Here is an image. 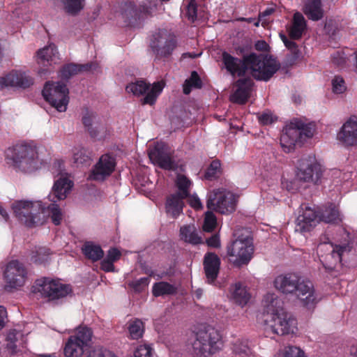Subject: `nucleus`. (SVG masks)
I'll use <instances>...</instances> for the list:
<instances>
[{
  "label": "nucleus",
  "instance_id": "nucleus-2",
  "mask_svg": "<svg viewBox=\"0 0 357 357\" xmlns=\"http://www.w3.org/2000/svg\"><path fill=\"white\" fill-rule=\"evenodd\" d=\"M222 62L226 70L233 77H243L248 70H251L255 79L266 82L279 69L277 61L271 56L255 53L243 55L240 59L224 51L222 53Z\"/></svg>",
  "mask_w": 357,
  "mask_h": 357
},
{
  "label": "nucleus",
  "instance_id": "nucleus-27",
  "mask_svg": "<svg viewBox=\"0 0 357 357\" xmlns=\"http://www.w3.org/2000/svg\"><path fill=\"white\" fill-rule=\"evenodd\" d=\"M185 199L180 194L176 193L167 196L165 202V211L167 215L172 218H176L182 213L184 206L183 200Z\"/></svg>",
  "mask_w": 357,
  "mask_h": 357
},
{
  "label": "nucleus",
  "instance_id": "nucleus-39",
  "mask_svg": "<svg viewBox=\"0 0 357 357\" xmlns=\"http://www.w3.org/2000/svg\"><path fill=\"white\" fill-rule=\"evenodd\" d=\"M51 252L49 248L45 247L36 248L31 254V261L36 264H42L48 261Z\"/></svg>",
  "mask_w": 357,
  "mask_h": 357
},
{
  "label": "nucleus",
  "instance_id": "nucleus-54",
  "mask_svg": "<svg viewBox=\"0 0 357 357\" xmlns=\"http://www.w3.org/2000/svg\"><path fill=\"white\" fill-rule=\"evenodd\" d=\"M151 348L148 345H139L135 351L133 357H151Z\"/></svg>",
  "mask_w": 357,
  "mask_h": 357
},
{
  "label": "nucleus",
  "instance_id": "nucleus-42",
  "mask_svg": "<svg viewBox=\"0 0 357 357\" xmlns=\"http://www.w3.org/2000/svg\"><path fill=\"white\" fill-rule=\"evenodd\" d=\"M217 225V219L212 211H207L203 224V230L206 232H212Z\"/></svg>",
  "mask_w": 357,
  "mask_h": 357
},
{
  "label": "nucleus",
  "instance_id": "nucleus-51",
  "mask_svg": "<svg viewBox=\"0 0 357 357\" xmlns=\"http://www.w3.org/2000/svg\"><path fill=\"white\" fill-rule=\"evenodd\" d=\"M333 91L335 93H342L347 87L344 79L340 76H335L332 80Z\"/></svg>",
  "mask_w": 357,
  "mask_h": 357
},
{
  "label": "nucleus",
  "instance_id": "nucleus-10",
  "mask_svg": "<svg viewBox=\"0 0 357 357\" xmlns=\"http://www.w3.org/2000/svg\"><path fill=\"white\" fill-rule=\"evenodd\" d=\"M93 331L87 326H79L66 342L63 353L66 357H80L92 343Z\"/></svg>",
  "mask_w": 357,
  "mask_h": 357
},
{
  "label": "nucleus",
  "instance_id": "nucleus-6",
  "mask_svg": "<svg viewBox=\"0 0 357 357\" xmlns=\"http://www.w3.org/2000/svg\"><path fill=\"white\" fill-rule=\"evenodd\" d=\"M6 158L19 170L31 172L38 168V153L26 144H16L6 151Z\"/></svg>",
  "mask_w": 357,
  "mask_h": 357
},
{
  "label": "nucleus",
  "instance_id": "nucleus-50",
  "mask_svg": "<svg viewBox=\"0 0 357 357\" xmlns=\"http://www.w3.org/2000/svg\"><path fill=\"white\" fill-rule=\"evenodd\" d=\"M281 357H305V354L299 347L288 346L285 347Z\"/></svg>",
  "mask_w": 357,
  "mask_h": 357
},
{
  "label": "nucleus",
  "instance_id": "nucleus-24",
  "mask_svg": "<svg viewBox=\"0 0 357 357\" xmlns=\"http://www.w3.org/2000/svg\"><path fill=\"white\" fill-rule=\"evenodd\" d=\"M33 84V78L26 73L20 71H12L5 77H0V88L1 89L8 86L26 89Z\"/></svg>",
  "mask_w": 357,
  "mask_h": 357
},
{
  "label": "nucleus",
  "instance_id": "nucleus-12",
  "mask_svg": "<svg viewBox=\"0 0 357 357\" xmlns=\"http://www.w3.org/2000/svg\"><path fill=\"white\" fill-rule=\"evenodd\" d=\"M236 204L234 194L223 188L214 190L207 197V208L221 214L231 213L236 209Z\"/></svg>",
  "mask_w": 357,
  "mask_h": 357
},
{
  "label": "nucleus",
  "instance_id": "nucleus-52",
  "mask_svg": "<svg viewBox=\"0 0 357 357\" xmlns=\"http://www.w3.org/2000/svg\"><path fill=\"white\" fill-rule=\"evenodd\" d=\"M257 119L259 123L263 126L270 125L277 121V117L269 111L259 114Z\"/></svg>",
  "mask_w": 357,
  "mask_h": 357
},
{
  "label": "nucleus",
  "instance_id": "nucleus-47",
  "mask_svg": "<svg viewBox=\"0 0 357 357\" xmlns=\"http://www.w3.org/2000/svg\"><path fill=\"white\" fill-rule=\"evenodd\" d=\"M337 246L338 245H334L333 243L330 242L324 241L319 243L317 248V253L318 255L319 258L321 257V255L331 254L336 251Z\"/></svg>",
  "mask_w": 357,
  "mask_h": 357
},
{
  "label": "nucleus",
  "instance_id": "nucleus-34",
  "mask_svg": "<svg viewBox=\"0 0 357 357\" xmlns=\"http://www.w3.org/2000/svg\"><path fill=\"white\" fill-rule=\"evenodd\" d=\"M177 291L176 286L165 281L155 282L152 287V294L155 297L174 296Z\"/></svg>",
  "mask_w": 357,
  "mask_h": 357
},
{
  "label": "nucleus",
  "instance_id": "nucleus-7",
  "mask_svg": "<svg viewBox=\"0 0 357 357\" xmlns=\"http://www.w3.org/2000/svg\"><path fill=\"white\" fill-rule=\"evenodd\" d=\"M192 342L195 354L199 357H209L218 351L222 344L218 331L207 326L196 332Z\"/></svg>",
  "mask_w": 357,
  "mask_h": 357
},
{
  "label": "nucleus",
  "instance_id": "nucleus-20",
  "mask_svg": "<svg viewBox=\"0 0 357 357\" xmlns=\"http://www.w3.org/2000/svg\"><path fill=\"white\" fill-rule=\"evenodd\" d=\"M149 158L153 163L166 170H176L177 163L173 160L170 151L166 144H157L149 153Z\"/></svg>",
  "mask_w": 357,
  "mask_h": 357
},
{
  "label": "nucleus",
  "instance_id": "nucleus-1",
  "mask_svg": "<svg viewBox=\"0 0 357 357\" xmlns=\"http://www.w3.org/2000/svg\"><path fill=\"white\" fill-rule=\"evenodd\" d=\"M73 181L68 178H60L52 187L50 196H54L53 203L47 207L40 201L18 200L12 204V209L16 218L27 227H36L45 222V213L47 212L55 225H59L63 218L61 210L57 201L67 197L72 187Z\"/></svg>",
  "mask_w": 357,
  "mask_h": 357
},
{
  "label": "nucleus",
  "instance_id": "nucleus-40",
  "mask_svg": "<svg viewBox=\"0 0 357 357\" xmlns=\"http://www.w3.org/2000/svg\"><path fill=\"white\" fill-rule=\"evenodd\" d=\"M73 158L78 165H88L91 160V153L84 147L77 146L73 151Z\"/></svg>",
  "mask_w": 357,
  "mask_h": 357
},
{
  "label": "nucleus",
  "instance_id": "nucleus-64",
  "mask_svg": "<svg viewBox=\"0 0 357 357\" xmlns=\"http://www.w3.org/2000/svg\"><path fill=\"white\" fill-rule=\"evenodd\" d=\"M241 21L246 22L248 23H253V24L255 25V23H256V21H257V19L252 18V17H248V18L243 17V18H241Z\"/></svg>",
  "mask_w": 357,
  "mask_h": 357
},
{
  "label": "nucleus",
  "instance_id": "nucleus-23",
  "mask_svg": "<svg viewBox=\"0 0 357 357\" xmlns=\"http://www.w3.org/2000/svg\"><path fill=\"white\" fill-rule=\"evenodd\" d=\"M254 82L250 77L239 78L235 82L236 91L231 96V100L239 105H244L248 100Z\"/></svg>",
  "mask_w": 357,
  "mask_h": 357
},
{
  "label": "nucleus",
  "instance_id": "nucleus-48",
  "mask_svg": "<svg viewBox=\"0 0 357 357\" xmlns=\"http://www.w3.org/2000/svg\"><path fill=\"white\" fill-rule=\"evenodd\" d=\"M150 282L149 277L141 278L129 283V286L133 289L135 292H142L148 287Z\"/></svg>",
  "mask_w": 357,
  "mask_h": 357
},
{
  "label": "nucleus",
  "instance_id": "nucleus-32",
  "mask_svg": "<svg viewBox=\"0 0 357 357\" xmlns=\"http://www.w3.org/2000/svg\"><path fill=\"white\" fill-rule=\"evenodd\" d=\"M181 239L186 243L198 245L202 243V238L194 225H187L180 228Z\"/></svg>",
  "mask_w": 357,
  "mask_h": 357
},
{
  "label": "nucleus",
  "instance_id": "nucleus-35",
  "mask_svg": "<svg viewBox=\"0 0 357 357\" xmlns=\"http://www.w3.org/2000/svg\"><path fill=\"white\" fill-rule=\"evenodd\" d=\"M231 296L234 301L241 306L245 305L250 298V295L245 287L240 283H236L232 287Z\"/></svg>",
  "mask_w": 357,
  "mask_h": 357
},
{
  "label": "nucleus",
  "instance_id": "nucleus-49",
  "mask_svg": "<svg viewBox=\"0 0 357 357\" xmlns=\"http://www.w3.org/2000/svg\"><path fill=\"white\" fill-rule=\"evenodd\" d=\"M85 357H117L112 351L103 347H97L89 351Z\"/></svg>",
  "mask_w": 357,
  "mask_h": 357
},
{
  "label": "nucleus",
  "instance_id": "nucleus-45",
  "mask_svg": "<svg viewBox=\"0 0 357 357\" xmlns=\"http://www.w3.org/2000/svg\"><path fill=\"white\" fill-rule=\"evenodd\" d=\"M93 112H86V113L82 117V123L84 127L87 129L91 137H96L98 136V131L92 127V122L94 118Z\"/></svg>",
  "mask_w": 357,
  "mask_h": 357
},
{
  "label": "nucleus",
  "instance_id": "nucleus-38",
  "mask_svg": "<svg viewBox=\"0 0 357 357\" xmlns=\"http://www.w3.org/2000/svg\"><path fill=\"white\" fill-rule=\"evenodd\" d=\"M192 185L191 181L185 175L179 174L176 180V186L178 189L176 194H180L184 198L190 197V188Z\"/></svg>",
  "mask_w": 357,
  "mask_h": 357
},
{
  "label": "nucleus",
  "instance_id": "nucleus-63",
  "mask_svg": "<svg viewBox=\"0 0 357 357\" xmlns=\"http://www.w3.org/2000/svg\"><path fill=\"white\" fill-rule=\"evenodd\" d=\"M0 215L4 218L6 221L8 220L9 216L6 211L0 205Z\"/></svg>",
  "mask_w": 357,
  "mask_h": 357
},
{
  "label": "nucleus",
  "instance_id": "nucleus-58",
  "mask_svg": "<svg viewBox=\"0 0 357 357\" xmlns=\"http://www.w3.org/2000/svg\"><path fill=\"white\" fill-rule=\"evenodd\" d=\"M100 268L102 270H103L105 272L114 271V262L112 261H109L105 258L101 261Z\"/></svg>",
  "mask_w": 357,
  "mask_h": 357
},
{
  "label": "nucleus",
  "instance_id": "nucleus-46",
  "mask_svg": "<svg viewBox=\"0 0 357 357\" xmlns=\"http://www.w3.org/2000/svg\"><path fill=\"white\" fill-rule=\"evenodd\" d=\"M185 17L191 22H195L197 18V5L195 0H190L185 7Z\"/></svg>",
  "mask_w": 357,
  "mask_h": 357
},
{
  "label": "nucleus",
  "instance_id": "nucleus-56",
  "mask_svg": "<svg viewBox=\"0 0 357 357\" xmlns=\"http://www.w3.org/2000/svg\"><path fill=\"white\" fill-rule=\"evenodd\" d=\"M206 243L209 248H218L220 247V236L218 234H213L206 240Z\"/></svg>",
  "mask_w": 357,
  "mask_h": 357
},
{
  "label": "nucleus",
  "instance_id": "nucleus-3",
  "mask_svg": "<svg viewBox=\"0 0 357 357\" xmlns=\"http://www.w3.org/2000/svg\"><path fill=\"white\" fill-rule=\"evenodd\" d=\"M263 301L266 333L278 335L294 333L296 329V319L284 311L281 299L275 294L268 293Z\"/></svg>",
  "mask_w": 357,
  "mask_h": 357
},
{
  "label": "nucleus",
  "instance_id": "nucleus-14",
  "mask_svg": "<svg viewBox=\"0 0 357 357\" xmlns=\"http://www.w3.org/2000/svg\"><path fill=\"white\" fill-rule=\"evenodd\" d=\"M178 45L176 38L166 29H159L152 36L150 46L157 59L170 57Z\"/></svg>",
  "mask_w": 357,
  "mask_h": 357
},
{
  "label": "nucleus",
  "instance_id": "nucleus-15",
  "mask_svg": "<svg viewBox=\"0 0 357 357\" xmlns=\"http://www.w3.org/2000/svg\"><path fill=\"white\" fill-rule=\"evenodd\" d=\"M162 86L159 82H155L151 86L150 83H147L145 80L139 79L128 84L126 91L136 96L146 95L142 99V105H153L155 104L158 96L162 92Z\"/></svg>",
  "mask_w": 357,
  "mask_h": 357
},
{
  "label": "nucleus",
  "instance_id": "nucleus-28",
  "mask_svg": "<svg viewBox=\"0 0 357 357\" xmlns=\"http://www.w3.org/2000/svg\"><path fill=\"white\" fill-rule=\"evenodd\" d=\"M306 20L303 15L299 12L295 13L293 16L291 25L287 29L290 39H301L306 29Z\"/></svg>",
  "mask_w": 357,
  "mask_h": 357
},
{
  "label": "nucleus",
  "instance_id": "nucleus-21",
  "mask_svg": "<svg viewBox=\"0 0 357 357\" xmlns=\"http://www.w3.org/2000/svg\"><path fill=\"white\" fill-rule=\"evenodd\" d=\"M26 344V335L21 331L10 329L6 335L4 348L9 354L15 355L22 353Z\"/></svg>",
  "mask_w": 357,
  "mask_h": 357
},
{
  "label": "nucleus",
  "instance_id": "nucleus-31",
  "mask_svg": "<svg viewBox=\"0 0 357 357\" xmlns=\"http://www.w3.org/2000/svg\"><path fill=\"white\" fill-rule=\"evenodd\" d=\"M58 54L56 46L54 44H50L38 51V63L43 66H51L52 63H56L55 59L58 57Z\"/></svg>",
  "mask_w": 357,
  "mask_h": 357
},
{
  "label": "nucleus",
  "instance_id": "nucleus-8",
  "mask_svg": "<svg viewBox=\"0 0 357 357\" xmlns=\"http://www.w3.org/2000/svg\"><path fill=\"white\" fill-rule=\"evenodd\" d=\"M253 252V241L249 236H238L227 247L229 260L237 268L247 265L252 258Z\"/></svg>",
  "mask_w": 357,
  "mask_h": 357
},
{
  "label": "nucleus",
  "instance_id": "nucleus-62",
  "mask_svg": "<svg viewBox=\"0 0 357 357\" xmlns=\"http://www.w3.org/2000/svg\"><path fill=\"white\" fill-rule=\"evenodd\" d=\"M349 357H357V345L351 347Z\"/></svg>",
  "mask_w": 357,
  "mask_h": 357
},
{
  "label": "nucleus",
  "instance_id": "nucleus-53",
  "mask_svg": "<svg viewBox=\"0 0 357 357\" xmlns=\"http://www.w3.org/2000/svg\"><path fill=\"white\" fill-rule=\"evenodd\" d=\"M233 351L236 354H247L249 351L248 343L245 341L238 340L233 344Z\"/></svg>",
  "mask_w": 357,
  "mask_h": 357
},
{
  "label": "nucleus",
  "instance_id": "nucleus-44",
  "mask_svg": "<svg viewBox=\"0 0 357 357\" xmlns=\"http://www.w3.org/2000/svg\"><path fill=\"white\" fill-rule=\"evenodd\" d=\"M83 0H63L66 11L70 14H76L83 8Z\"/></svg>",
  "mask_w": 357,
  "mask_h": 357
},
{
  "label": "nucleus",
  "instance_id": "nucleus-55",
  "mask_svg": "<svg viewBox=\"0 0 357 357\" xmlns=\"http://www.w3.org/2000/svg\"><path fill=\"white\" fill-rule=\"evenodd\" d=\"M293 40H294L288 39V40L284 41V45L288 50L291 51L294 58H298L299 56L300 50L298 49V45Z\"/></svg>",
  "mask_w": 357,
  "mask_h": 357
},
{
  "label": "nucleus",
  "instance_id": "nucleus-57",
  "mask_svg": "<svg viewBox=\"0 0 357 357\" xmlns=\"http://www.w3.org/2000/svg\"><path fill=\"white\" fill-rule=\"evenodd\" d=\"M121 257V252L116 248H111L107 253L106 259L113 262L117 261Z\"/></svg>",
  "mask_w": 357,
  "mask_h": 357
},
{
  "label": "nucleus",
  "instance_id": "nucleus-22",
  "mask_svg": "<svg viewBox=\"0 0 357 357\" xmlns=\"http://www.w3.org/2000/svg\"><path fill=\"white\" fill-rule=\"evenodd\" d=\"M337 139L346 148L357 146V119L347 120L337 132Z\"/></svg>",
  "mask_w": 357,
  "mask_h": 357
},
{
  "label": "nucleus",
  "instance_id": "nucleus-60",
  "mask_svg": "<svg viewBox=\"0 0 357 357\" xmlns=\"http://www.w3.org/2000/svg\"><path fill=\"white\" fill-rule=\"evenodd\" d=\"M6 318L7 311L6 308L0 305V331L4 327Z\"/></svg>",
  "mask_w": 357,
  "mask_h": 357
},
{
  "label": "nucleus",
  "instance_id": "nucleus-30",
  "mask_svg": "<svg viewBox=\"0 0 357 357\" xmlns=\"http://www.w3.org/2000/svg\"><path fill=\"white\" fill-rule=\"evenodd\" d=\"M91 68V63L76 64L68 63L62 67L59 71V76L62 80L68 81L72 76L80 72L89 71Z\"/></svg>",
  "mask_w": 357,
  "mask_h": 357
},
{
  "label": "nucleus",
  "instance_id": "nucleus-41",
  "mask_svg": "<svg viewBox=\"0 0 357 357\" xmlns=\"http://www.w3.org/2000/svg\"><path fill=\"white\" fill-rule=\"evenodd\" d=\"M222 174L221 163L219 160H213L206 169L204 178L208 181L215 180Z\"/></svg>",
  "mask_w": 357,
  "mask_h": 357
},
{
  "label": "nucleus",
  "instance_id": "nucleus-11",
  "mask_svg": "<svg viewBox=\"0 0 357 357\" xmlns=\"http://www.w3.org/2000/svg\"><path fill=\"white\" fill-rule=\"evenodd\" d=\"M68 93L66 84L61 82H47L42 91L45 100L60 112L67 109Z\"/></svg>",
  "mask_w": 357,
  "mask_h": 357
},
{
  "label": "nucleus",
  "instance_id": "nucleus-4",
  "mask_svg": "<svg viewBox=\"0 0 357 357\" xmlns=\"http://www.w3.org/2000/svg\"><path fill=\"white\" fill-rule=\"evenodd\" d=\"M273 284L280 292L295 296L307 310H314L321 300L312 282L296 273L279 275Z\"/></svg>",
  "mask_w": 357,
  "mask_h": 357
},
{
  "label": "nucleus",
  "instance_id": "nucleus-17",
  "mask_svg": "<svg viewBox=\"0 0 357 357\" xmlns=\"http://www.w3.org/2000/svg\"><path fill=\"white\" fill-rule=\"evenodd\" d=\"M27 275V271L24 264L17 260L10 261L4 271L6 287L17 289L22 287Z\"/></svg>",
  "mask_w": 357,
  "mask_h": 357
},
{
  "label": "nucleus",
  "instance_id": "nucleus-18",
  "mask_svg": "<svg viewBox=\"0 0 357 357\" xmlns=\"http://www.w3.org/2000/svg\"><path fill=\"white\" fill-rule=\"evenodd\" d=\"M116 167L115 158L107 153L100 156L97 163L92 168L89 179L96 181H103L114 171Z\"/></svg>",
  "mask_w": 357,
  "mask_h": 357
},
{
  "label": "nucleus",
  "instance_id": "nucleus-5",
  "mask_svg": "<svg viewBox=\"0 0 357 357\" xmlns=\"http://www.w3.org/2000/svg\"><path fill=\"white\" fill-rule=\"evenodd\" d=\"M319 220L326 223L337 224L341 221L338 208L331 203L325 206L319 214L314 210L306 207L303 213L296 219V231L301 233L307 232L315 227Z\"/></svg>",
  "mask_w": 357,
  "mask_h": 357
},
{
  "label": "nucleus",
  "instance_id": "nucleus-25",
  "mask_svg": "<svg viewBox=\"0 0 357 357\" xmlns=\"http://www.w3.org/2000/svg\"><path fill=\"white\" fill-rule=\"evenodd\" d=\"M221 260L215 252H208L203 260L204 270L208 283L214 282L219 274Z\"/></svg>",
  "mask_w": 357,
  "mask_h": 357
},
{
  "label": "nucleus",
  "instance_id": "nucleus-33",
  "mask_svg": "<svg viewBox=\"0 0 357 357\" xmlns=\"http://www.w3.org/2000/svg\"><path fill=\"white\" fill-rule=\"evenodd\" d=\"M82 252L86 259L92 261H99L104 255V252L101 247L91 241L84 243L82 248Z\"/></svg>",
  "mask_w": 357,
  "mask_h": 357
},
{
  "label": "nucleus",
  "instance_id": "nucleus-19",
  "mask_svg": "<svg viewBox=\"0 0 357 357\" xmlns=\"http://www.w3.org/2000/svg\"><path fill=\"white\" fill-rule=\"evenodd\" d=\"M350 252V247L347 245L337 246V250L331 254L321 255L319 258L326 271L336 277L342 267V259L344 252Z\"/></svg>",
  "mask_w": 357,
  "mask_h": 357
},
{
  "label": "nucleus",
  "instance_id": "nucleus-26",
  "mask_svg": "<svg viewBox=\"0 0 357 357\" xmlns=\"http://www.w3.org/2000/svg\"><path fill=\"white\" fill-rule=\"evenodd\" d=\"M156 1H157L143 3V4L140 5L139 7V11L140 13H139L138 10L135 8V5L130 2L127 5L128 9L124 10L123 15L130 21L131 19L136 20L137 18H140L141 14L152 15L155 10Z\"/></svg>",
  "mask_w": 357,
  "mask_h": 357
},
{
  "label": "nucleus",
  "instance_id": "nucleus-29",
  "mask_svg": "<svg viewBox=\"0 0 357 357\" xmlns=\"http://www.w3.org/2000/svg\"><path fill=\"white\" fill-rule=\"evenodd\" d=\"M303 10L308 19L312 21L320 20L324 14L321 0H306Z\"/></svg>",
  "mask_w": 357,
  "mask_h": 357
},
{
  "label": "nucleus",
  "instance_id": "nucleus-16",
  "mask_svg": "<svg viewBox=\"0 0 357 357\" xmlns=\"http://www.w3.org/2000/svg\"><path fill=\"white\" fill-rule=\"evenodd\" d=\"M296 176L300 181L318 184L322 176L321 167L314 158H303L298 161Z\"/></svg>",
  "mask_w": 357,
  "mask_h": 357
},
{
  "label": "nucleus",
  "instance_id": "nucleus-37",
  "mask_svg": "<svg viewBox=\"0 0 357 357\" xmlns=\"http://www.w3.org/2000/svg\"><path fill=\"white\" fill-rule=\"evenodd\" d=\"M203 86L202 81L197 71L193 70L190 77L185 79L183 84V92L185 95L191 93L192 89H202Z\"/></svg>",
  "mask_w": 357,
  "mask_h": 357
},
{
  "label": "nucleus",
  "instance_id": "nucleus-59",
  "mask_svg": "<svg viewBox=\"0 0 357 357\" xmlns=\"http://www.w3.org/2000/svg\"><path fill=\"white\" fill-rule=\"evenodd\" d=\"M189 204L195 210H200L203 207L200 199L196 195L190 197Z\"/></svg>",
  "mask_w": 357,
  "mask_h": 357
},
{
  "label": "nucleus",
  "instance_id": "nucleus-9",
  "mask_svg": "<svg viewBox=\"0 0 357 357\" xmlns=\"http://www.w3.org/2000/svg\"><path fill=\"white\" fill-rule=\"evenodd\" d=\"M314 131V126L312 123L306 124L295 119L281 135L280 144L284 151L289 152L294 148L296 144L301 142L303 138H311Z\"/></svg>",
  "mask_w": 357,
  "mask_h": 357
},
{
  "label": "nucleus",
  "instance_id": "nucleus-61",
  "mask_svg": "<svg viewBox=\"0 0 357 357\" xmlns=\"http://www.w3.org/2000/svg\"><path fill=\"white\" fill-rule=\"evenodd\" d=\"M268 45L264 40L258 41L255 44V48L257 50H266L267 49Z\"/></svg>",
  "mask_w": 357,
  "mask_h": 357
},
{
  "label": "nucleus",
  "instance_id": "nucleus-36",
  "mask_svg": "<svg viewBox=\"0 0 357 357\" xmlns=\"http://www.w3.org/2000/svg\"><path fill=\"white\" fill-rule=\"evenodd\" d=\"M129 336L132 340L142 337L144 333V324L139 319H132L128 322Z\"/></svg>",
  "mask_w": 357,
  "mask_h": 357
},
{
  "label": "nucleus",
  "instance_id": "nucleus-43",
  "mask_svg": "<svg viewBox=\"0 0 357 357\" xmlns=\"http://www.w3.org/2000/svg\"><path fill=\"white\" fill-rule=\"evenodd\" d=\"M275 12V8L274 7H268L266 8L265 10L262 12H259L257 21L255 23V26L258 27L261 22V26L266 28L269 24V20L268 17Z\"/></svg>",
  "mask_w": 357,
  "mask_h": 357
},
{
  "label": "nucleus",
  "instance_id": "nucleus-13",
  "mask_svg": "<svg viewBox=\"0 0 357 357\" xmlns=\"http://www.w3.org/2000/svg\"><path fill=\"white\" fill-rule=\"evenodd\" d=\"M32 289L33 293H40L43 297L47 298L50 301L63 298L71 291L69 285L48 278L36 280Z\"/></svg>",
  "mask_w": 357,
  "mask_h": 357
}]
</instances>
